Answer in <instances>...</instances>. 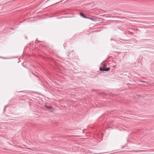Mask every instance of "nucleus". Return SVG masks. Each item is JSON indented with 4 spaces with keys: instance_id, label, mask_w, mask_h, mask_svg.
Here are the masks:
<instances>
[{
    "instance_id": "1",
    "label": "nucleus",
    "mask_w": 154,
    "mask_h": 154,
    "mask_svg": "<svg viewBox=\"0 0 154 154\" xmlns=\"http://www.w3.org/2000/svg\"><path fill=\"white\" fill-rule=\"evenodd\" d=\"M80 15L81 17H83L84 18H87V19H89L88 17L85 16L82 13H80Z\"/></svg>"
},
{
    "instance_id": "2",
    "label": "nucleus",
    "mask_w": 154,
    "mask_h": 154,
    "mask_svg": "<svg viewBox=\"0 0 154 154\" xmlns=\"http://www.w3.org/2000/svg\"><path fill=\"white\" fill-rule=\"evenodd\" d=\"M100 71H106L105 69L102 68H100Z\"/></svg>"
},
{
    "instance_id": "3",
    "label": "nucleus",
    "mask_w": 154,
    "mask_h": 154,
    "mask_svg": "<svg viewBox=\"0 0 154 154\" xmlns=\"http://www.w3.org/2000/svg\"><path fill=\"white\" fill-rule=\"evenodd\" d=\"M106 71H109L110 70V69L109 68H108L106 69H105Z\"/></svg>"
}]
</instances>
